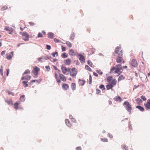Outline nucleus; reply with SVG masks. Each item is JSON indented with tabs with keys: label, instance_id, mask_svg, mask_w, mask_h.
Instances as JSON below:
<instances>
[{
	"label": "nucleus",
	"instance_id": "f8f14e48",
	"mask_svg": "<svg viewBox=\"0 0 150 150\" xmlns=\"http://www.w3.org/2000/svg\"><path fill=\"white\" fill-rule=\"evenodd\" d=\"M4 30L12 32L13 29L11 27L6 26Z\"/></svg>",
	"mask_w": 150,
	"mask_h": 150
},
{
	"label": "nucleus",
	"instance_id": "473e14b6",
	"mask_svg": "<svg viewBox=\"0 0 150 150\" xmlns=\"http://www.w3.org/2000/svg\"><path fill=\"white\" fill-rule=\"evenodd\" d=\"M61 56L63 58H65L67 57L68 54H66V53H64L62 54Z\"/></svg>",
	"mask_w": 150,
	"mask_h": 150
},
{
	"label": "nucleus",
	"instance_id": "bb28decb",
	"mask_svg": "<svg viewBox=\"0 0 150 150\" xmlns=\"http://www.w3.org/2000/svg\"><path fill=\"white\" fill-rule=\"evenodd\" d=\"M71 88L72 90L74 91L76 89V84L75 83H72L71 84Z\"/></svg>",
	"mask_w": 150,
	"mask_h": 150
},
{
	"label": "nucleus",
	"instance_id": "c85d7f7f",
	"mask_svg": "<svg viewBox=\"0 0 150 150\" xmlns=\"http://www.w3.org/2000/svg\"><path fill=\"white\" fill-rule=\"evenodd\" d=\"M28 82L27 81H23L22 82V83L24 86V87H27L28 86V84L27 83Z\"/></svg>",
	"mask_w": 150,
	"mask_h": 150
},
{
	"label": "nucleus",
	"instance_id": "6e6552de",
	"mask_svg": "<svg viewBox=\"0 0 150 150\" xmlns=\"http://www.w3.org/2000/svg\"><path fill=\"white\" fill-rule=\"evenodd\" d=\"M39 70L40 69L38 67H35L34 68L33 72L35 75L36 76L38 74V72Z\"/></svg>",
	"mask_w": 150,
	"mask_h": 150
},
{
	"label": "nucleus",
	"instance_id": "a211bd4d",
	"mask_svg": "<svg viewBox=\"0 0 150 150\" xmlns=\"http://www.w3.org/2000/svg\"><path fill=\"white\" fill-rule=\"evenodd\" d=\"M31 76H23L21 78V80H23L24 79L27 80H29L30 79Z\"/></svg>",
	"mask_w": 150,
	"mask_h": 150
},
{
	"label": "nucleus",
	"instance_id": "f704fd0d",
	"mask_svg": "<svg viewBox=\"0 0 150 150\" xmlns=\"http://www.w3.org/2000/svg\"><path fill=\"white\" fill-rule=\"evenodd\" d=\"M51 57H49L47 56H46L43 57V59L44 60H47L48 59H50Z\"/></svg>",
	"mask_w": 150,
	"mask_h": 150
},
{
	"label": "nucleus",
	"instance_id": "72a5a7b5",
	"mask_svg": "<svg viewBox=\"0 0 150 150\" xmlns=\"http://www.w3.org/2000/svg\"><path fill=\"white\" fill-rule=\"evenodd\" d=\"M66 44L69 47H72V45L71 43L69 41H67L66 42Z\"/></svg>",
	"mask_w": 150,
	"mask_h": 150
},
{
	"label": "nucleus",
	"instance_id": "6ab92c4d",
	"mask_svg": "<svg viewBox=\"0 0 150 150\" xmlns=\"http://www.w3.org/2000/svg\"><path fill=\"white\" fill-rule=\"evenodd\" d=\"M121 147L123 150H128V147L125 144H123L121 145Z\"/></svg>",
	"mask_w": 150,
	"mask_h": 150
},
{
	"label": "nucleus",
	"instance_id": "dca6fc26",
	"mask_svg": "<svg viewBox=\"0 0 150 150\" xmlns=\"http://www.w3.org/2000/svg\"><path fill=\"white\" fill-rule=\"evenodd\" d=\"M20 103L21 102H19L18 103L16 102L14 104V106L15 109H22V108H20L18 107V105H19Z\"/></svg>",
	"mask_w": 150,
	"mask_h": 150
},
{
	"label": "nucleus",
	"instance_id": "c9c22d12",
	"mask_svg": "<svg viewBox=\"0 0 150 150\" xmlns=\"http://www.w3.org/2000/svg\"><path fill=\"white\" fill-rule=\"evenodd\" d=\"M30 72L29 70L28 69H26L25 70V72L23 74V75H24L26 74H29L30 73Z\"/></svg>",
	"mask_w": 150,
	"mask_h": 150
},
{
	"label": "nucleus",
	"instance_id": "f257e3e1",
	"mask_svg": "<svg viewBox=\"0 0 150 150\" xmlns=\"http://www.w3.org/2000/svg\"><path fill=\"white\" fill-rule=\"evenodd\" d=\"M122 67L121 64L117 65L113 67L110 69V73H118L122 69Z\"/></svg>",
	"mask_w": 150,
	"mask_h": 150
},
{
	"label": "nucleus",
	"instance_id": "9b49d317",
	"mask_svg": "<svg viewBox=\"0 0 150 150\" xmlns=\"http://www.w3.org/2000/svg\"><path fill=\"white\" fill-rule=\"evenodd\" d=\"M65 123L67 126L69 127H71L72 126V124L70 123L69 120L68 119H66Z\"/></svg>",
	"mask_w": 150,
	"mask_h": 150
},
{
	"label": "nucleus",
	"instance_id": "39448f33",
	"mask_svg": "<svg viewBox=\"0 0 150 150\" xmlns=\"http://www.w3.org/2000/svg\"><path fill=\"white\" fill-rule=\"evenodd\" d=\"M121 47L119 46H117V47L115 49V53H116L118 54L121 56H122V50H120V51L119 52V50H120Z\"/></svg>",
	"mask_w": 150,
	"mask_h": 150
},
{
	"label": "nucleus",
	"instance_id": "ea45409f",
	"mask_svg": "<svg viewBox=\"0 0 150 150\" xmlns=\"http://www.w3.org/2000/svg\"><path fill=\"white\" fill-rule=\"evenodd\" d=\"M99 88L100 89H102L103 90L105 89L104 86L103 84H101L99 86Z\"/></svg>",
	"mask_w": 150,
	"mask_h": 150
},
{
	"label": "nucleus",
	"instance_id": "c756f323",
	"mask_svg": "<svg viewBox=\"0 0 150 150\" xmlns=\"http://www.w3.org/2000/svg\"><path fill=\"white\" fill-rule=\"evenodd\" d=\"M88 64L90 65L91 67H93V65L92 62L90 60H88L87 61Z\"/></svg>",
	"mask_w": 150,
	"mask_h": 150
},
{
	"label": "nucleus",
	"instance_id": "a878e982",
	"mask_svg": "<svg viewBox=\"0 0 150 150\" xmlns=\"http://www.w3.org/2000/svg\"><path fill=\"white\" fill-rule=\"evenodd\" d=\"M125 77L122 75H120L118 79V81H120L121 80H123L125 79Z\"/></svg>",
	"mask_w": 150,
	"mask_h": 150
},
{
	"label": "nucleus",
	"instance_id": "680f3d73",
	"mask_svg": "<svg viewBox=\"0 0 150 150\" xmlns=\"http://www.w3.org/2000/svg\"><path fill=\"white\" fill-rule=\"evenodd\" d=\"M108 136L111 138H112L113 137V136L112 135V134H111L110 133H108Z\"/></svg>",
	"mask_w": 150,
	"mask_h": 150
},
{
	"label": "nucleus",
	"instance_id": "4d7b16f0",
	"mask_svg": "<svg viewBox=\"0 0 150 150\" xmlns=\"http://www.w3.org/2000/svg\"><path fill=\"white\" fill-rule=\"evenodd\" d=\"M38 37L39 38L42 37L43 35L40 33H39L38 35Z\"/></svg>",
	"mask_w": 150,
	"mask_h": 150
},
{
	"label": "nucleus",
	"instance_id": "2eb2a0df",
	"mask_svg": "<svg viewBox=\"0 0 150 150\" xmlns=\"http://www.w3.org/2000/svg\"><path fill=\"white\" fill-rule=\"evenodd\" d=\"M122 60V56H117V57L116 59V62L118 63H120L121 62Z\"/></svg>",
	"mask_w": 150,
	"mask_h": 150
},
{
	"label": "nucleus",
	"instance_id": "e2e57ef3",
	"mask_svg": "<svg viewBox=\"0 0 150 150\" xmlns=\"http://www.w3.org/2000/svg\"><path fill=\"white\" fill-rule=\"evenodd\" d=\"M5 52H6L5 50L3 51H2L1 53V55L2 56L3 55H4L5 54Z\"/></svg>",
	"mask_w": 150,
	"mask_h": 150
},
{
	"label": "nucleus",
	"instance_id": "e433bc0d",
	"mask_svg": "<svg viewBox=\"0 0 150 150\" xmlns=\"http://www.w3.org/2000/svg\"><path fill=\"white\" fill-rule=\"evenodd\" d=\"M85 68L89 71H91L92 70L90 67L87 65H86Z\"/></svg>",
	"mask_w": 150,
	"mask_h": 150
},
{
	"label": "nucleus",
	"instance_id": "c03bdc74",
	"mask_svg": "<svg viewBox=\"0 0 150 150\" xmlns=\"http://www.w3.org/2000/svg\"><path fill=\"white\" fill-rule=\"evenodd\" d=\"M7 92L8 94L9 95L11 94L13 96H14V93L13 92H11L9 91H8Z\"/></svg>",
	"mask_w": 150,
	"mask_h": 150
},
{
	"label": "nucleus",
	"instance_id": "052dcab7",
	"mask_svg": "<svg viewBox=\"0 0 150 150\" xmlns=\"http://www.w3.org/2000/svg\"><path fill=\"white\" fill-rule=\"evenodd\" d=\"M9 72V69H6V76H8Z\"/></svg>",
	"mask_w": 150,
	"mask_h": 150
},
{
	"label": "nucleus",
	"instance_id": "412c9836",
	"mask_svg": "<svg viewBox=\"0 0 150 150\" xmlns=\"http://www.w3.org/2000/svg\"><path fill=\"white\" fill-rule=\"evenodd\" d=\"M48 37L49 38L52 39L53 38L54 34L50 32L48 33Z\"/></svg>",
	"mask_w": 150,
	"mask_h": 150
},
{
	"label": "nucleus",
	"instance_id": "4c0bfd02",
	"mask_svg": "<svg viewBox=\"0 0 150 150\" xmlns=\"http://www.w3.org/2000/svg\"><path fill=\"white\" fill-rule=\"evenodd\" d=\"M92 77L91 75H90L89 77V79L88 80V82L90 84H91L92 83Z\"/></svg>",
	"mask_w": 150,
	"mask_h": 150
},
{
	"label": "nucleus",
	"instance_id": "8fccbe9b",
	"mask_svg": "<svg viewBox=\"0 0 150 150\" xmlns=\"http://www.w3.org/2000/svg\"><path fill=\"white\" fill-rule=\"evenodd\" d=\"M45 67V68L47 69L48 71H49L50 70V69L49 66H46Z\"/></svg>",
	"mask_w": 150,
	"mask_h": 150
},
{
	"label": "nucleus",
	"instance_id": "7ed1b4c3",
	"mask_svg": "<svg viewBox=\"0 0 150 150\" xmlns=\"http://www.w3.org/2000/svg\"><path fill=\"white\" fill-rule=\"evenodd\" d=\"M77 56L79 57V59L81 62L82 64H83L85 61V59L84 57L81 54H77Z\"/></svg>",
	"mask_w": 150,
	"mask_h": 150
},
{
	"label": "nucleus",
	"instance_id": "bf43d9fd",
	"mask_svg": "<svg viewBox=\"0 0 150 150\" xmlns=\"http://www.w3.org/2000/svg\"><path fill=\"white\" fill-rule=\"evenodd\" d=\"M51 46L50 45H46V48L48 50H50L51 49Z\"/></svg>",
	"mask_w": 150,
	"mask_h": 150
},
{
	"label": "nucleus",
	"instance_id": "338daca9",
	"mask_svg": "<svg viewBox=\"0 0 150 150\" xmlns=\"http://www.w3.org/2000/svg\"><path fill=\"white\" fill-rule=\"evenodd\" d=\"M71 121L74 122H76V120L75 118H73L71 120Z\"/></svg>",
	"mask_w": 150,
	"mask_h": 150
},
{
	"label": "nucleus",
	"instance_id": "3c124183",
	"mask_svg": "<svg viewBox=\"0 0 150 150\" xmlns=\"http://www.w3.org/2000/svg\"><path fill=\"white\" fill-rule=\"evenodd\" d=\"M37 59L39 62H42V57H39V58H38Z\"/></svg>",
	"mask_w": 150,
	"mask_h": 150
},
{
	"label": "nucleus",
	"instance_id": "864d4df0",
	"mask_svg": "<svg viewBox=\"0 0 150 150\" xmlns=\"http://www.w3.org/2000/svg\"><path fill=\"white\" fill-rule=\"evenodd\" d=\"M62 51H66V47H64L63 46H62Z\"/></svg>",
	"mask_w": 150,
	"mask_h": 150
},
{
	"label": "nucleus",
	"instance_id": "ddd939ff",
	"mask_svg": "<svg viewBox=\"0 0 150 150\" xmlns=\"http://www.w3.org/2000/svg\"><path fill=\"white\" fill-rule=\"evenodd\" d=\"M61 69L62 70V73L64 74H65L67 71V68L64 66L62 65L61 67Z\"/></svg>",
	"mask_w": 150,
	"mask_h": 150
},
{
	"label": "nucleus",
	"instance_id": "2f4dec72",
	"mask_svg": "<svg viewBox=\"0 0 150 150\" xmlns=\"http://www.w3.org/2000/svg\"><path fill=\"white\" fill-rule=\"evenodd\" d=\"M121 99V98L119 96H116L114 98V100L116 101H118L119 100Z\"/></svg>",
	"mask_w": 150,
	"mask_h": 150
},
{
	"label": "nucleus",
	"instance_id": "de8ad7c7",
	"mask_svg": "<svg viewBox=\"0 0 150 150\" xmlns=\"http://www.w3.org/2000/svg\"><path fill=\"white\" fill-rule=\"evenodd\" d=\"M96 72L100 75H101L103 74V72L101 71L100 70H96Z\"/></svg>",
	"mask_w": 150,
	"mask_h": 150
},
{
	"label": "nucleus",
	"instance_id": "f3484780",
	"mask_svg": "<svg viewBox=\"0 0 150 150\" xmlns=\"http://www.w3.org/2000/svg\"><path fill=\"white\" fill-rule=\"evenodd\" d=\"M71 62V59L68 58L64 61V63L66 65H69L70 64Z\"/></svg>",
	"mask_w": 150,
	"mask_h": 150
},
{
	"label": "nucleus",
	"instance_id": "f03ea898",
	"mask_svg": "<svg viewBox=\"0 0 150 150\" xmlns=\"http://www.w3.org/2000/svg\"><path fill=\"white\" fill-rule=\"evenodd\" d=\"M123 105L126 108L127 111L130 112L132 109L131 105L127 101H125L123 103Z\"/></svg>",
	"mask_w": 150,
	"mask_h": 150
},
{
	"label": "nucleus",
	"instance_id": "6e6d98bb",
	"mask_svg": "<svg viewBox=\"0 0 150 150\" xmlns=\"http://www.w3.org/2000/svg\"><path fill=\"white\" fill-rule=\"evenodd\" d=\"M112 77H109L107 79V81L108 82H109L111 81V80Z\"/></svg>",
	"mask_w": 150,
	"mask_h": 150
},
{
	"label": "nucleus",
	"instance_id": "a18cd8bd",
	"mask_svg": "<svg viewBox=\"0 0 150 150\" xmlns=\"http://www.w3.org/2000/svg\"><path fill=\"white\" fill-rule=\"evenodd\" d=\"M136 100L138 103H141L142 102V101L141 99L139 98H137L136 99Z\"/></svg>",
	"mask_w": 150,
	"mask_h": 150
},
{
	"label": "nucleus",
	"instance_id": "79ce46f5",
	"mask_svg": "<svg viewBox=\"0 0 150 150\" xmlns=\"http://www.w3.org/2000/svg\"><path fill=\"white\" fill-rule=\"evenodd\" d=\"M101 140L104 142H108V140L107 138H103L101 139Z\"/></svg>",
	"mask_w": 150,
	"mask_h": 150
},
{
	"label": "nucleus",
	"instance_id": "9d476101",
	"mask_svg": "<svg viewBox=\"0 0 150 150\" xmlns=\"http://www.w3.org/2000/svg\"><path fill=\"white\" fill-rule=\"evenodd\" d=\"M13 51L11 52V54L6 57V58L8 60H10L13 56Z\"/></svg>",
	"mask_w": 150,
	"mask_h": 150
},
{
	"label": "nucleus",
	"instance_id": "aec40b11",
	"mask_svg": "<svg viewBox=\"0 0 150 150\" xmlns=\"http://www.w3.org/2000/svg\"><path fill=\"white\" fill-rule=\"evenodd\" d=\"M62 88L65 90H67L69 88L68 84L66 83H63L62 86Z\"/></svg>",
	"mask_w": 150,
	"mask_h": 150
},
{
	"label": "nucleus",
	"instance_id": "20e7f679",
	"mask_svg": "<svg viewBox=\"0 0 150 150\" xmlns=\"http://www.w3.org/2000/svg\"><path fill=\"white\" fill-rule=\"evenodd\" d=\"M77 71L74 67L72 68L70 71V75L73 77L75 76L77 74Z\"/></svg>",
	"mask_w": 150,
	"mask_h": 150
},
{
	"label": "nucleus",
	"instance_id": "a19ab883",
	"mask_svg": "<svg viewBox=\"0 0 150 150\" xmlns=\"http://www.w3.org/2000/svg\"><path fill=\"white\" fill-rule=\"evenodd\" d=\"M5 102H6L9 105L11 104L12 105H13V102L11 100H6Z\"/></svg>",
	"mask_w": 150,
	"mask_h": 150
},
{
	"label": "nucleus",
	"instance_id": "603ef678",
	"mask_svg": "<svg viewBox=\"0 0 150 150\" xmlns=\"http://www.w3.org/2000/svg\"><path fill=\"white\" fill-rule=\"evenodd\" d=\"M54 42H55L58 43L60 42V41L58 39L56 38H54Z\"/></svg>",
	"mask_w": 150,
	"mask_h": 150
},
{
	"label": "nucleus",
	"instance_id": "58836bf2",
	"mask_svg": "<svg viewBox=\"0 0 150 150\" xmlns=\"http://www.w3.org/2000/svg\"><path fill=\"white\" fill-rule=\"evenodd\" d=\"M116 82H117L116 80L114 79L112 80V81L111 82V84H112V85H113V86H114V85H115V84L116 83Z\"/></svg>",
	"mask_w": 150,
	"mask_h": 150
},
{
	"label": "nucleus",
	"instance_id": "5fc2aeb1",
	"mask_svg": "<svg viewBox=\"0 0 150 150\" xmlns=\"http://www.w3.org/2000/svg\"><path fill=\"white\" fill-rule=\"evenodd\" d=\"M7 7L6 6H4L1 8V10L4 11L5 10L7 9Z\"/></svg>",
	"mask_w": 150,
	"mask_h": 150
},
{
	"label": "nucleus",
	"instance_id": "774afa93",
	"mask_svg": "<svg viewBox=\"0 0 150 150\" xmlns=\"http://www.w3.org/2000/svg\"><path fill=\"white\" fill-rule=\"evenodd\" d=\"M76 150H81V148L80 147H78L76 148Z\"/></svg>",
	"mask_w": 150,
	"mask_h": 150
},
{
	"label": "nucleus",
	"instance_id": "13d9d810",
	"mask_svg": "<svg viewBox=\"0 0 150 150\" xmlns=\"http://www.w3.org/2000/svg\"><path fill=\"white\" fill-rule=\"evenodd\" d=\"M28 23L31 26H33L35 25V24L33 22H29Z\"/></svg>",
	"mask_w": 150,
	"mask_h": 150
},
{
	"label": "nucleus",
	"instance_id": "423d86ee",
	"mask_svg": "<svg viewBox=\"0 0 150 150\" xmlns=\"http://www.w3.org/2000/svg\"><path fill=\"white\" fill-rule=\"evenodd\" d=\"M22 36L25 37V38H23V39L25 41H27L29 40V36L27 32H24Z\"/></svg>",
	"mask_w": 150,
	"mask_h": 150
},
{
	"label": "nucleus",
	"instance_id": "7c9ffc66",
	"mask_svg": "<svg viewBox=\"0 0 150 150\" xmlns=\"http://www.w3.org/2000/svg\"><path fill=\"white\" fill-rule=\"evenodd\" d=\"M75 37V34L74 33H72L70 36V39L73 40Z\"/></svg>",
	"mask_w": 150,
	"mask_h": 150
},
{
	"label": "nucleus",
	"instance_id": "0e129e2a",
	"mask_svg": "<svg viewBox=\"0 0 150 150\" xmlns=\"http://www.w3.org/2000/svg\"><path fill=\"white\" fill-rule=\"evenodd\" d=\"M100 92V90L98 89H96V94H98Z\"/></svg>",
	"mask_w": 150,
	"mask_h": 150
},
{
	"label": "nucleus",
	"instance_id": "69168bd1",
	"mask_svg": "<svg viewBox=\"0 0 150 150\" xmlns=\"http://www.w3.org/2000/svg\"><path fill=\"white\" fill-rule=\"evenodd\" d=\"M57 79V81L58 83H60L61 82V81L60 79L57 77V78H56Z\"/></svg>",
	"mask_w": 150,
	"mask_h": 150
},
{
	"label": "nucleus",
	"instance_id": "09e8293b",
	"mask_svg": "<svg viewBox=\"0 0 150 150\" xmlns=\"http://www.w3.org/2000/svg\"><path fill=\"white\" fill-rule=\"evenodd\" d=\"M141 98L144 101H145L146 100V97L144 96H142L141 97Z\"/></svg>",
	"mask_w": 150,
	"mask_h": 150
},
{
	"label": "nucleus",
	"instance_id": "49530a36",
	"mask_svg": "<svg viewBox=\"0 0 150 150\" xmlns=\"http://www.w3.org/2000/svg\"><path fill=\"white\" fill-rule=\"evenodd\" d=\"M0 74L2 76L4 77L3 69H0Z\"/></svg>",
	"mask_w": 150,
	"mask_h": 150
},
{
	"label": "nucleus",
	"instance_id": "5701e85b",
	"mask_svg": "<svg viewBox=\"0 0 150 150\" xmlns=\"http://www.w3.org/2000/svg\"><path fill=\"white\" fill-rule=\"evenodd\" d=\"M113 85L111 84H109L106 85V88L107 90H108L110 89H112V87H113Z\"/></svg>",
	"mask_w": 150,
	"mask_h": 150
},
{
	"label": "nucleus",
	"instance_id": "0eeeda50",
	"mask_svg": "<svg viewBox=\"0 0 150 150\" xmlns=\"http://www.w3.org/2000/svg\"><path fill=\"white\" fill-rule=\"evenodd\" d=\"M131 65L134 67H136L138 65L137 61L135 59H133L130 62Z\"/></svg>",
	"mask_w": 150,
	"mask_h": 150
},
{
	"label": "nucleus",
	"instance_id": "4468645a",
	"mask_svg": "<svg viewBox=\"0 0 150 150\" xmlns=\"http://www.w3.org/2000/svg\"><path fill=\"white\" fill-rule=\"evenodd\" d=\"M59 77L62 81H66V77L62 74H59Z\"/></svg>",
	"mask_w": 150,
	"mask_h": 150
},
{
	"label": "nucleus",
	"instance_id": "cd10ccee",
	"mask_svg": "<svg viewBox=\"0 0 150 150\" xmlns=\"http://www.w3.org/2000/svg\"><path fill=\"white\" fill-rule=\"evenodd\" d=\"M20 99L21 101H22V102L24 101L25 99V95H22L21 96Z\"/></svg>",
	"mask_w": 150,
	"mask_h": 150
},
{
	"label": "nucleus",
	"instance_id": "b1692460",
	"mask_svg": "<svg viewBox=\"0 0 150 150\" xmlns=\"http://www.w3.org/2000/svg\"><path fill=\"white\" fill-rule=\"evenodd\" d=\"M85 83V81H84L81 80L80 79H79V84L81 86L83 85Z\"/></svg>",
	"mask_w": 150,
	"mask_h": 150
},
{
	"label": "nucleus",
	"instance_id": "37998d69",
	"mask_svg": "<svg viewBox=\"0 0 150 150\" xmlns=\"http://www.w3.org/2000/svg\"><path fill=\"white\" fill-rule=\"evenodd\" d=\"M52 55L53 57H55V55L57 56H58V53L57 52H55L54 53H52Z\"/></svg>",
	"mask_w": 150,
	"mask_h": 150
},
{
	"label": "nucleus",
	"instance_id": "1a4fd4ad",
	"mask_svg": "<svg viewBox=\"0 0 150 150\" xmlns=\"http://www.w3.org/2000/svg\"><path fill=\"white\" fill-rule=\"evenodd\" d=\"M144 105L146 107V109H150V99H148L147 100V102L146 104H144Z\"/></svg>",
	"mask_w": 150,
	"mask_h": 150
},
{
	"label": "nucleus",
	"instance_id": "4be33fe9",
	"mask_svg": "<svg viewBox=\"0 0 150 150\" xmlns=\"http://www.w3.org/2000/svg\"><path fill=\"white\" fill-rule=\"evenodd\" d=\"M136 108L142 112L144 111V108L140 106H136Z\"/></svg>",
	"mask_w": 150,
	"mask_h": 150
},
{
	"label": "nucleus",
	"instance_id": "393cba45",
	"mask_svg": "<svg viewBox=\"0 0 150 150\" xmlns=\"http://www.w3.org/2000/svg\"><path fill=\"white\" fill-rule=\"evenodd\" d=\"M75 52L74 50L73 49H70L69 51V53L70 55L71 56H73L75 55Z\"/></svg>",
	"mask_w": 150,
	"mask_h": 150
}]
</instances>
